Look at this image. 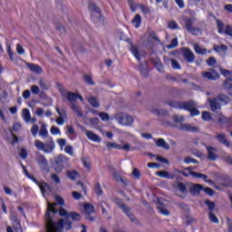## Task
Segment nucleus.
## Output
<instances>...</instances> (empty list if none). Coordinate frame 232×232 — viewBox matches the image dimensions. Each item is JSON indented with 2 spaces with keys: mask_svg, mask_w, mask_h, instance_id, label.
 <instances>
[{
  "mask_svg": "<svg viewBox=\"0 0 232 232\" xmlns=\"http://www.w3.org/2000/svg\"><path fill=\"white\" fill-rule=\"evenodd\" d=\"M57 204H50L46 209L44 219L46 232H62L63 229L70 231L73 227V222L81 221L78 212H68L65 208H56Z\"/></svg>",
  "mask_w": 232,
  "mask_h": 232,
  "instance_id": "f257e3e1",
  "label": "nucleus"
},
{
  "mask_svg": "<svg viewBox=\"0 0 232 232\" xmlns=\"http://www.w3.org/2000/svg\"><path fill=\"white\" fill-rule=\"evenodd\" d=\"M173 121H163V126H169L170 128H176L180 130H186L192 133H198L199 132V127L193 126L190 124L184 123L185 118L182 115H173Z\"/></svg>",
  "mask_w": 232,
  "mask_h": 232,
  "instance_id": "f03ea898",
  "label": "nucleus"
},
{
  "mask_svg": "<svg viewBox=\"0 0 232 232\" xmlns=\"http://www.w3.org/2000/svg\"><path fill=\"white\" fill-rule=\"evenodd\" d=\"M228 104L229 98L224 93L218 94L216 98H208L209 107L214 113H218L221 110L220 102Z\"/></svg>",
  "mask_w": 232,
  "mask_h": 232,
  "instance_id": "7ed1b4c3",
  "label": "nucleus"
},
{
  "mask_svg": "<svg viewBox=\"0 0 232 232\" xmlns=\"http://www.w3.org/2000/svg\"><path fill=\"white\" fill-rule=\"evenodd\" d=\"M34 147H36L38 150H42L45 154H51L54 150L55 145L53 138H50V140L46 143L37 140L36 141H34Z\"/></svg>",
  "mask_w": 232,
  "mask_h": 232,
  "instance_id": "20e7f679",
  "label": "nucleus"
},
{
  "mask_svg": "<svg viewBox=\"0 0 232 232\" xmlns=\"http://www.w3.org/2000/svg\"><path fill=\"white\" fill-rule=\"evenodd\" d=\"M115 121L124 127H131L134 124V118L130 114L119 112L114 115Z\"/></svg>",
  "mask_w": 232,
  "mask_h": 232,
  "instance_id": "39448f33",
  "label": "nucleus"
},
{
  "mask_svg": "<svg viewBox=\"0 0 232 232\" xmlns=\"http://www.w3.org/2000/svg\"><path fill=\"white\" fill-rule=\"evenodd\" d=\"M169 105L184 111H191L197 108V103L194 101L189 102H169Z\"/></svg>",
  "mask_w": 232,
  "mask_h": 232,
  "instance_id": "423d86ee",
  "label": "nucleus"
},
{
  "mask_svg": "<svg viewBox=\"0 0 232 232\" xmlns=\"http://www.w3.org/2000/svg\"><path fill=\"white\" fill-rule=\"evenodd\" d=\"M114 202L116 205H118V208L121 209L124 215L130 219L132 223L136 221L135 216L130 212L131 208L128 207L127 205L123 204V201L121 198H114Z\"/></svg>",
  "mask_w": 232,
  "mask_h": 232,
  "instance_id": "0eeeda50",
  "label": "nucleus"
},
{
  "mask_svg": "<svg viewBox=\"0 0 232 232\" xmlns=\"http://www.w3.org/2000/svg\"><path fill=\"white\" fill-rule=\"evenodd\" d=\"M67 165V158L63 155H59L58 158H55L54 162L52 163V168L56 173H62L63 169Z\"/></svg>",
  "mask_w": 232,
  "mask_h": 232,
  "instance_id": "6e6552de",
  "label": "nucleus"
},
{
  "mask_svg": "<svg viewBox=\"0 0 232 232\" xmlns=\"http://www.w3.org/2000/svg\"><path fill=\"white\" fill-rule=\"evenodd\" d=\"M204 79H207L208 81H217L219 79V74L217 71H215L214 68H209L208 72H203L201 73Z\"/></svg>",
  "mask_w": 232,
  "mask_h": 232,
  "instance_id": "1a4fd4ad",
  "label": "nucleus"
},
{
  "mask_svg": "<svg viewBox=\"0 0 232 232\" xmlns=\"http://www.w3.org/2000/svg\"><path fill=\"white\" fill-rule=\"evenodd\" d=\"M218 183L223 188H232V178L228 175H220L218 177Z\"/></svg>",
  "mask_w": 232,
  "mask_h": 232,
  "instance_id": "9d476101",
  "label": "nucleus"
},
{
  "mask_svg": "<svg viewBox=\"0 0 232 232\" xmlns=\"http://www.w3.org/2000/svg\"><path fill=\"white\" fill-rule=\"evenodd\" d=\"M106 147L107 150H111L112 149H116L119 150H124V151H130V144H126V145H119L115 142H111V141H107L106 142Z\"/></svg>",
  "mask_w": 232,
  "mask_h": 232,
  "instance_id": "9b49d317",
  "label": "nucleus"
},
{
  "mask_svg": "<svg viewBox=\"0 0 232 232\" xmlns=\"http://www.w3.org/2000/svg\"><path fill=\"white\" fill-rule=\"evenodd\" d=\"M181 54L188 63H193L195 61V54L189 48H183Z\"/></svg>",
  "mask_w": 232,
  "mask_h": 232,
  "instance_id": "f8f14e48",
  "label": "nucleus"
},
{
  "mask_svg": "<svg viewBox=\"0 0 232 232\" xmlns=\"http://www.w3.org/2000/svg\"><path fill=\"white\" fill-rule=\"evenodd\" d=\"M164 202H165L164 198H158L156 202L157 209L158 211H160L161 215L169 216L170 212L169 211L168 208H166V205Z\"/></svg>",
  "mask_w": 232,
  "mask_h": 232,
  "instance_id": "ddd939ff",
  "label": "nucleus"
},
{
  "mask_svg": "<svg viewBox=\"0 0 232 232\" xmlns=\"http://www.w3.org/2000/svg\"><path fill=\"white\" fill-rule=\"evenodd\" d=\"M207 150H208V160L215 161L219 158V156L217 154V152L218 151V149H216L212 146H208Z\"/></svg>",
  "mask_w": 232,
  "mask_h": 232,
  "instance_id": "4468645a",
  "label": "nucleus"
},
{
  "mask_svg": "<svg viewBox=\"0 0 232 232\" xmlns=\"http://www.w3.org/2000/svg\"><path fill=\"white\" fill-rule=\"evenodd\" d=\"M89 9L99 15V22H104V17L102 15V11L99 6L95 4L94 1L89 2Z\"/></svg>",
  "mask_w": 232,
  "mask_h": 232,
  "instance_id": "2eb2a0df",
  "label": "nucleus"
},
{
  "mask_svg": "<svg viewBox=\"0 0 232 232\" xmlns=\"http://www.w3.org/2000/svg\"><path fill=\"white\" fill-rule=\"evenodd\" d=\"M36 160L38 162L39 167H41V169L44 171L48 170V160H46L44 155H38Z\"/></svg>",
  "mask_w": 232,
  "mask_h": 232,
  "instance_id": "dca6fc26",
  "label": "nucleus"
},
{
  "mask_svg": "<svg viewBox=\"0 0 232 232\" xmlns=\"http://www.w3.org/2000/svg\"><path fill=\"white\" fill-rule=\"evenodd\" d=\"M222 88L232 97V76L226 78L224 83H222Z\"/></svg>",
  "mask_w": 232,
  "mask_h": 232,
  "instance_id": "f3484780",
  "label": "nucleus"
},
{
  "mask_svg": "<svg viewBox=\"0 0 232 232\" xmlns=\"http://www.w3.org/2000/svg\"><path fill=\"white\" fill-rule=\"evenodd\" d=\"M216 139L220 142V144H224L227 148H231V143L227 140V139H226V135L224 133L217 134Z\"/></svg>",
  "mask_w": 232,
  "mask_h": 232,
  "instance_id": "a211bd4d",
  "label": "nucleus"
},
{
  "mask_svg": "<svg viewBox=\"0 0 232 232\" xmlns=\"http://www.w3.org/2000/svg\"><path fill=\"white\" fill-rule=\"evenodd\" d=\"M154 141L156 142V146L158 148H162L165 150H169V145L164 140L163 138L154 139Z\"/></svg>",
  "mask_w": 232,
  "mask_h": 232,
  "instance_id": "6ab92c4d",
  "label": "nucleus"
},
{
  "mask_svg": "<svg viewBox=\"0 0 232 232\" xmlns=\"http://www.w3.org/2000/svg\"><path fill=\"white\" fill-rule=\"evenodd\" d=\"M139 70H140L141 77H143V78L149 77L147 62H145V63H140Z\"/></svg>",
  "mask_w": 232,
  "mask_h": 232,
  "instance_id": "aec40b11",
  "label": "nucleus"
},
{
  "mask_svg": "<svg viewBox=\"0 0 232 232\" xmlns=\"http://www.w3.org/2000/svg\"><path fill=\"white\" fill-rule=\"evenodd\" d=\"M204 187L200 184H195L190 188V193L191 195L197 196L199 195V193L203 190Z\"/></svg>",
  "mask_w": 232,
  "mask_h": 232,
  "instance_id": "412c9836",
  "label": "nucleus"
},
{
  "mask_svg": "<svg viewBox=\"0 0 232 232\" xmlns=\"http://www.w3.org/2000/svg\"><path fill=\"white\" fill-rule=\"evenodd\" d=\"M26 67H28L29 70H30L31 72H33L34 73H38V74H40V73H42V72H43L41 66H40V65H37V64H34V63H26Z\"/></svg>",
  "mask_w": 232,
  "mask_h": 232,
  "instance_id": "4be33fe9",
  "label": "nucleus"
},
{
  "mask_svg": "<svg viewBox=\"0 0 232 232\" xmlns=\"http://www.w3.org/2000/svg\"><path fill=\"white\" fill-rule=\"evenodd\" d=\"M197 19L194 17L188 18V17H185L183 18V22H184V28L187 29H190L193 28V24Z\"/></svg>",
  "mask_w": 232,
  "mask_h": 232,
  "instance_id": "5701e85b",
  "label": "nucleus"
},
{
  "mask_svg": "<svg viewBox=\"0 0 232 232\" xmlns=\"http://www.w3.org/2000/svg\"><path fill=\"white\" fill-rule=\"evenodd\" d=\"M86 137H88L89 140H93L94 142H101L102 139L99 135L93 133L90 130H85Z\"/></svg>",
  "mask_w": 232,
  "mask_h": 232,
  "instance_id": "b1692460",
  "label": "nucleus"
},
{
  "mask_svg": "<svg viewBox=\"0 0 232 232\" xmlns=\"http://www.w3.org/2000/svg\"><path fill=\"white\" fill-rule=\"evenodd\" d=\"M151 112L157 116L160 117H166L169 115V111H165L164 109H157V108H153L151 110Z\"/></svg>",
  "mask_w": 232,
  "mask_h": 232,
  "instance_id": "393cba45",
  "label": "nucleus"
},
{
  "mask_svg": "<svg viewBox=\"0 0 232 232\" xmlns=\"http://www.w3.org/2000/svg\"><path fill=\"white\" fill-rule=\"evenodd\" d=\"M71 109L72 111H73V112L76 113L77 117H83L82 110L80 108L79 105L75 104L74 102H72Z\"/></svg>",
  "mask_w": 232,
  "mask_h": 232,
  "instance_id": "a878e982",
  "label": "nucleus"
},
{
  "mask_svg": "<svg viewBox=\"0 0 232 232\" xmlns=\"http://www.w3.org/2000/svg\"><path fill=\"white\" fill-rule=\"evenodd\" d=\"M39 188H41L42 195L44 197L46 195V191H53V188H51L50 185L48 183L43 182L41 185H39Z\"/></svg>",
  "mask_w": 232,
  "mask_h": 232,
  "instance_id": "bb28decb",
  "label": "nucleus"
},
{
  "mask_svg": "<svg viewBox=\"0 0 232 232\" xmlns=\"http://www.w3.org/2000/svg\"><path fill=\"white\" fill-rule=\"evenodd\" d=\"M130 52H131L132 55L135 56L136 60L140 62V53L138 49V46L134 45V44H130Z\"/></svg>",
  "mask_w": 232,
  "mask_h": 232,
  "instance_id": "cd10ccee",
  "label": "nucleus"
},
{
  "mask_svg": "<svg viewBox=\"0 0 232 232\" xmlns=\"http://www.w3.org/2000/svg\"><path fill=\"white\" fill-rule=\"evenodd\" d=\"M67 96V100L71 102H74L78 99V93L72 92H67L65 93L64 97Z\"/></svg>",
  "mask_w": 232,
  "mask_h": 232,
  "instance_id": "c85d7f7f",
  "label": "nucleus"
},
{
  "mask_svg": "<svg viewBox=\"0 0 232 232\" xmlns=\"http://www.w3.org/2000/svg\"><path fill=\"white\" fill-rule=\"evenodd\" d=\"M204 204L207 205V207L208 208V213H214L215 208H216V204L214 201L207 199L204 201Z\"/></svg>",
  "mask_w": 232,
  "mask_h": 232,
  "instance_id": "c756f323",
  "label": "nucleus"
},
{
  "mask_svg": "<svg viewBox=\"0 0 232 232\" xmlns=\"http://www.w3.org/2000/svg\"><path fill=\"white\" fill-rule=\"evenodd\" d=\"M187 31L194 36H198L202 34L201 28L199 27H190L189 29H187Z\"/></svg>",
  "mask_w": 232,
  "mask_h": 232,
  "instance_id": "7c9ffc66",
  "label": "nucleus"
},
{
  "mask_svg": "<svg viewBox=\"0 0 232 232\" xmlns=\"http://www.w3.org/2000/svg\"><path fill=\"white\" fill-rule=\"evenodd\" d=\"M84 211L86 215H92L93 213H95V207H93L92 205L86 203L84 205Z\"/></svg>",
  "mask_w": 232,
  "mask_h": 232,
  "instance_id": "2f4dec72",
  "label": "nucleus"
},
{
  "mask_svg": "<svg viewBox=\"0 0 232 232\" xmlns=\"http://www.w3.org/2000/svg\"><path fill=\"white\" fill-rule=\"evenodd\" d=\"M83 81L90 86L95 85V82L92 81V74H83Z\"/></svg>",
  "mask_w": 232,
  "mask_h": 232,
  "instance_id": "473e14b6",
  "label": "nucleus"
},
{
  "mask_svg": "<svg viewBox=\"0 0 232 232\" xmlns=\"http://www.w3.org/2000/svg\"><path fill=\"white\" fill-rule=\"evenodd\" d=\"M88 102L91 104V106H92L94 108H99L100 107L99 100L95 97H92V96L89 97Z\"/></svg>",
  "mask_w": 232,
  "mask_h": 232,
  "instance_id": "72a5a7b5",
  "label": "nucleus"
},
{
  "mask_svg": "<svg viewBox=\"0 0 232 232\" xmlns=\"http://www.w3.org/2000/svg\"><path fill=\"white\" fill-rule=\"evenodd\" d=\"M38 84L42 91H48L50 88V84L46 82L44 79H40Z\"/></svg>",
  "mask_w": 232,
  "mask_h": 232,
  "instance_id": "f704fd0d",
  "label": "nucleus"
},
{
  "mask_svg": "<svg viewBox=\"0 0 232 232\" xmlns=\"http://www.w3.org/2000/svg\"><path fill=\"white\" fill-rule=\"evenodd\" d=\"M213 50L216 51L217 53L224 52L226 53L227 51V46L225 44H214L213 45Z\"/></svg>",
  "mask_w": 232,
  "mask_h": 232,
  "instance_id": "c9c22d12",
  "label": "nucleus"
},
{
  "mask_svg": "<svg viewBox=\"0 0 232 232\" xmlns=\"http://www.w3.org/2000/svg\"><path fill=\"white\" fill-rule=\"evenodd\" d=\"M194 50L196 53L200 55H205L207 53V49H202L198 44H194Z\"/></svg>",
  "mask_w": 232,
  "mask_h": 232,
  "instance_id": "e433bc0d",
  "label": "nucleus"
},
{
  "mask_svg": "<svg viewBox=\"0 0 232 232\" xmlns=\"http://www.w3.org/2000/svg\"><path fill=\"white\" fill-rule=\"evenodd\" d=\"M188 174H190V176L192 178H198L201 179L203 180H206L208 179V175L199 173V172H188Z\"/></svg>",
  "mask_w": 232,
  "mask_h": 232,
  "instance_id": "4c0bfd02",
  "label": "nucleus"
},
{
  "mask_svg": "<svg viewBox=\"0 0 232 232\" xmlns=\"http://www.w3.org/2000/svg\"><path fill=\"white\" fill-rule=\"evenodd\" d=\"M93 190H94V193H96L97 196L103 195V189H102L100 182H96V184H94V189Z\"/></svg>",
  "mask_w": 232,
  "mask_h": 232,
  "instance_id": "58836bf2",
  "label": "nucleus"
},
{
  "mask_svg": "<svg viewBox=\"0 0 232 232\" xmlns=\"http://www.w3.org/2000/svg\"><path fill=\"white\" fill-rule=\"evenodd\" d=\"M208 219H209V221H211L214 224L219 223V219L218 217H216L214 212H208Z\"/></svg>",
  "mask_w": 232,
  "mask_h": 232,
  "instance_id": "ea45409f",
  "label": "nucleus"
},
{
  "mask_svg": "<svg viewBox=\"0 0 232 232\" xmlns=\"http://www.w3.org/2000/svg\"><path fill=\"white\" fill-rule=\"evenodd\" d=\"M55 200H56V203L47 202V209L49 208V204H56V205H60V206L65 205V201L63 200V198L59 196L55 197Z\"/></svg>",
  "mask_w": 232,
  "mask_h": 232,
  "instance_id": "a19ab883",
  "label": "nucleus"
},
{
  "mask_svg": "<svg viewBox=\"0 0 232 232\" xmlns=\"http://www.w3.org/2000/svg\"><path fill=\"white\" fill-rule=\"evenodd\" d=\"M154 67L157 68L160 72L163 73L164 72V66L163 63L160 61H155L153 62Z\"/></svg>",
  "mask_w": 232,
  "mask_h": 232,
  "instance_id": "79ce46f5",
  "label": "nucleus"
},
{
  "mask_svg": "<svg viewBox=\"0 0 232 232\" xmlns=\"http://www.w3.org/2000/svg\"><path fill=\"white\" fill-rule=\"evenodd\" d=\"M217 26H218V33L224 34L225 33V24L221 22L220 20H217Z\"/></svg>",
  "mask_w": 232,
  "mask_h": 232,
  "instance_id": "37998d69",
  "label": "nucleus"
},
{
  "mask_svg": "<svg viewBox=\"0 0 232 232\" xmlns=\"http://www.w3.org/2000/svg\"><path fill=\"white\" fill-rule=\"evenodd\" d=\"M7 53L9 56V60H11L12 62L16 61V54H14V51H12L11 45H8L7 47Z\"/></svg>",
  "mask_w": 232,
  "mask_h": 232,
  "instance_id": "c03bdc74",
  "label": "nucleus"
},
{
  "mask_svg": "<svg viewBox=\"0 0 232 232\" xmlns=\"http://www.w3.org/2000/svg\"><path fill=\"white\" fill-rule=\"evenodd\" d=\"M169 61L171 63V68H173V70H181V66L179 62L174 59H169Z\"/></svg>",
  "mask_w": 232,
  "mask_h": 232,
  "instance_id": "a18cd8bd",
  "label": "nucleus"
},
{
  "mask_svg": "<svg viewBox=\"0 0 232 232\" xmlns=\"http://www.w3.org/2000/svg\"><path fill=\"white\" fill-rule=\"evenodd\" d=\"M39 136L48 137V130H46V125L43 124L41 127V130H39Z\"/></svg>",
  "mask_w": 232,
  "mask_h": 232,
  "instance_id": "49530a36",
  "label": "nucleus"
},
{
  "mask_svg": "<svg viewBox=\"0 0 232 232\" xmlns=\"http://www.w3.org/2000/svg\"><path fill=\"white\" fill-rule=\"evenodd\" d=\"M79 173L76 172L75 170L72 171H67V177L71 179V180H74L76 178H78Z\"/></svg>",
  "mask_w": 232,
  "mask_h": 232,
  "instance_id": "de8ad7c7",
  "label": "nucleus"
},
{
  "mask_svg": "<svg viewBox=\"0 0 232 232\" xmlns=\"http://www.w3.org/2000/svg\"><path fill=\"white\" fill-rule=\"evenodd\" d=\"M131 23L135 24L136 28H139L140 26V15L136 14L134 19H132Z\"/></svg>",
  "mask_w": 232,
  "mask_h": 232,
  "instance_id": "09e8293b",
  "label": "nucleus"
},
{
  "mask_svg": "<svg viewBox=\"0 0 232 232\" xmlns=\"http://www.w3.org/2000/svg\"><path fill=\"white\" fill-rule=\"evenodd\" d=\"M184 163H186V164H190V163L198 164V161L194 158L186 157V158H184Z\"/></svg>",
  "mask_w": 232,
  "mask_h": 232,
  "instance_id": "8fccbe9b",
  "label": "nucleus"
},
{
  "mask_svg": "<svg viewBox=\"0 0 232 232\" xmlns=\"http://www.w3.org/2000/svg\"><path fill=\"white\" fill-rule=\"evenodd\" d=\"M201 119H203V121H211L212 117L209 111H203V113L201 114Z\"/></svg>",
  "mask_w": 232,
  "mask_h": 232,
  "instance_id": "3c124183",
  "label": "nucleus"
},
{
  "mask_svg": "<svg viewBox=\"0 0 232 232\" xmlns=\"http://www.w3.org/2000/svg\"><path fill=\"white\" fill-rule=\"evenodd\" d=\"M24 113V119L26 122H29V121L31 120L30 118V111L27 108L24 109L23 111Z\"/></svg>",
  "mask_w": 232,
  "mask_h": 232,
  "instance_id": "603ef678",
  "label": "nucleus"
},
{
  "mask_svg": "<svg viewBox=\"0 0 232 232\" xmlns=\"http://www.w3.org/2000/svg\"><path fill=\"white\" fill-rule=\"evenodd\" d=\"M179 208H181L183 211L189 212V207L188 205H186L184 202L176 204Z\"/></svg>",
  "mask_w": 232,
  "mask_h": 232,
  "instance_id": "864d4df0",
  "label": "nucleus"
},
{
  "mask_svg": "<svg viewBox=\"0 0 232 232\" xmlns=\"http://www.w3.org/2000/svg\"><path fill=\"white\" fill-rule=\"evenodd\" d=\"M178 189H179V191H181L182 193L187 192V187L183 182H179L178 183Z\"/></svg>",
  "mask_w": 232,
  "mask_h": 232,
  "instance_id": "5fc2aeb1",
  "label": "nucleus"
},
{
  "mask_svg": "<svg viewBox=\"0 0 232 232\" xmlns=\"http://www.w3.org/2000/svg\"><path fill=\"white\" fill-rule=\"evenodd\" d=\"M224 34L229 37H232V26L229 24L226 25Z\"/></svg>",
  "mask_w": 232,
  "mask_h": 232,
  "instance_id": "6e6d98bb",
  "label": "nucleus"
},
{
  "mask_svg": "<svg viewBox=\"0 0 232 232\" xmlns=\"http://www.w3.org/2000/svg\"><path fill=\"white\" fill-rule=\"evenodd\" d=\"M82 161L83 162V166H84V168H86V169H91V167H92V162L88 160V158H83V159H82Z\"/></svg>",
  "mask_w": 232,
  "mask_h": 232,
  "instance_id": "4d7b16f0",
  "label": "nucleus"
},
{
  "mask_svg": "<svg viewBox=\"0 0 232 232\" xmlns=\"http://www.w3.org/2000/svg\"><path fill=\"white\" fill-rule=\"evenodd\" d=\"M55 29L58 30L60 34H65V26L63 25L62 24H56Z\"/></svg>",
  "mask_w": 232,
  "mask_h": 232,
  "instance_id": "13d9d810",
  "label": "nucleus"
},
{
  "mask_svg": "<svg viewBox=\"0 0 232 232\" xmlns=\"http://www.w3.org/2000/svg\"><path fill=\"white\" fill-rule=\"evenodd\" d=\"M177 46H178V40H177V38H174L173 40H171L170 44L167 45V48L174 49Z\"/></svg>",
  "mask_w": 232,
  "mask_h": 232,
  "instance_id": "bf43d9fd",
  "label": "nucleus"
},
{
  "mask_svg": "<svg viewBox=\"0 0 232 232\" xmlns=\"http://www.w3.org/2000/svg\"><path fill=\"white\" fill-rule=\"evenodd\" d=\"M220 73L225 77H228L232 75V71L226 70L224 68H220Z\"/></svg>",
  "mask_w": 232,
  "mask_h": 232,
  "instance_id": "052dcab7",
  "label": "nucleus"
},
{
  "mask_svg": "<svg viewBox=\"0 0 232 232\" xmlns=\"http://www.w3.org/2000/svg\"><path fill=\"white\" fill-rule=\"evenodd\" d=\"M99 117H101L102 121H110V115L105 112L99 113Z\"/></svg>",
  "mask_w": 232,
  "mask_h": 232,
  "instance_id": "680f3d73",
  "label": "nucleus"
},
{
  "mask_svg": "<svg viewBox=\"0 0 232 232\" xmlns=\"http://www.w3.org/2000/svg\"><path fill=\"white\" fill-rule=\"evenodd\" d=\"M207 63L209 67H212L217 63V60L214 57H209Z\"/></svg>",
  "mask_w": 232,
  "mask_h": 232,
  "instance_id": "e2e57ef3",
  "label": "nucleus"
},
{
  "mask_svg": "<svg viewBox=\"0 0 232 232\" xmlns=\"http://www.w3.org/2000/svg\"><path fill=\"white\" fill-rule=\"evenodd\" d=\"M157 175H158L160 178L167 179L168 176L169 175V172L165 171V170H161V171H160V172H157Z\"/></svg>",
  "mask_w": 232,
  "mask_h": 232,
  "instance_id": "0e129e2a",
  "label": "nucleus"
},
{
  "mask_svg": "<svg viewBox=\"0 0 232 232\" xmlns=\"http://www.w3.org/2000/svg\"><path fill=\"white\" fill-rule=\"evenodd\" d=\"M188 111L190 112L191 117L198 116L200 113L197 108H193V109L189 110Z\"/></svg>",
  "mask_w": 232,
  "mask_h": 232,
  "instance_id": "69168bd1",
  "label": "nucleus"
},
{
  "mask_svg": "<svg viewBox=\"0 0 232 232\" xmlns=\"http://www.w3.org/2000/svg\"><path fill=\"white\" fill-rule=\"evenodd\" d=\"M227 227L228 232H232V218H227Z\"/></svg>",
  "mask_w": 232,
  "mask_h": 232,
  "instance_id": "338daca9",
  "label": "nucleus"
},
{
  "mask_svg": "<svg viewBox=\"0 0 232 232\" xmlns=\"http://www.w3.org/2000/svg\"><path fill=\"white\" fill-rule=\"evenodd\" d=\"M224 161L228 164L232 165V156L231 155H227L224 157Z\"/></svg>",
  "mask_w": 232,
  "mask_h": 232,
  "instance_id": "774afa93",
  "label": "nucleus"
}]
</instances>
